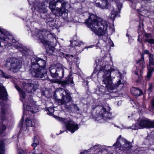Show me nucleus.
Here are the masks:
<instances>
[{"label": "nucleus", "instance_id": "20e7f679", "mask_svg": "<svg viewBox=\"0 0 154 154\" xmlns=\"http://www.w3.org/2000/svg\"><path fill=\"white\" fill-rule=\"evenodd\" d=\"M45 63L44 60L38 57L33 58L30 70L32 75L36 78L43 77L47 72Z\"/></svg>", "mask_w": 154, "mask_h": 154}, {"label": "nucleus", "instance_id": "5fc2aeb1", "mask_svg": "<svg viewBox=\"0 0 154 154\" xmlns=\"http://www.w3.org/2000/svg\"><path fill=\"white\" fill-rule=\"evenodd\" d=\"M25 110H24V112H25Z\"/></svg>", "mask_w": 154, "mask_h": 154}, {"label": "nucleus", "instance_id": "1a4fd4ad", "mask_svg": "<svg viewBox=\"0 0 154 154\" xmlns=\"http://www.w3.org/2000/svg\"><path fill=\"white\" fill-rule=\"evenodd\" d=\"M121 137V135L119 137L116 142L115 143L113 146H115L117 149H118V150H122V151H123L125 153H128L132 146L129 142L124 138H122L121 140V142H119V140Z\"/></svg>", "mask_w": 154, "mask_h": 154}, {"label": "nucleus", "instance_id": "e433bc0d", "mask_svg": "<svg viewBox=\"0 0 154 154\" xmlns=\"http://www.w3.org/2000/svg\"><path fill=\"white\" fill-rule=\"evenodd\" d=\"M148 86L149 88L148 90L149 92H151L152 89L154 88V84L150 83L148 84Z\"/></svg>", "mask_w": 154, "mask_h": 154}, {"label": "nucleus", "instance_id": "603ef678", "mask_svg": "<svg viewBox=\"0 0 154 154\" xmlns=\"http://www.w3.org/2000/svg\"><path fill=\"white\" fill-rule=\"evenodd\" d=\"M139 40V36L138 39V40Z\"/></svg>", "mask_w": 154, "mask_h": 154}, {"label": "nucleus", "instance_id": "f257e3e1", "mask_svg": "<svg viewBox=\"0 0 154 154\" xmlns=\"http://www.w3.org/2000/svg\"><path fill=\"white\" fill-rule=\"evenodd\" d=\"M98 60H96L97 67L94 71L92 76L99 70V73L103 75V82L106 85L110 92L120 85H122L121 82V74L118 69L113 68L108 62L106 61L99 63Z\"/></svg>", "mask_w": 154, "mask_h": 154}, {"label": "nucleus", "instance_id": "3c124183", "mask_svg": "<svg viewBox=\"0 0 154 154\" xmlns=\"http://www.w3.org/2000/svg\"><path fill=\"white\" fill-rule=\"evenodd\" d=\"M71 57H73V55H71Z\"/></svg>", "mask_w": 154, "mask_h": 154}, {"label": "nucleus", "instance_id": "c03bdc74", "mask_svg": "<svg viewBox=\"0 0 154 154\" xmlns=\"http://www.w3.org/2000/svg\"><path fill=\"white\" fill-rule=\"evenodd\" d=\"M23 118H22V119H21L20 121V123H22L23 122Z\"/></svg>", "mask_w": 154, "mask_h": 154}, {"label": "nucleus", "instance_id": "6ab92c4d", "mask_svg": "<svg viewBox=\"0 0 154 154\" xmlns=\"http://www.w3.org/2000/svg\"><path fill=\"white\" fill-rule=\"evenodd\" d=\"M1 100L6 101L8 99V94L5 87L1 85Z\"/></svg>", "mask_w": 154, "mask_h": 154}, {"label": "nucleus", "instance_id": "f704fd0d", "mask_svg": "<svg viewBox=\"0 0 154 154\" xmlns=\"http://www.w3.org/2000/svg\"><path fill=\"white\" fill-rule=\"evenodd\" d=\"M1 76L2 78H4L7 79H9L11 77V76L10 75L1 71Z\"/></svg>", "mask_w": 154, "mask_h": 154}, {"label": "nucleus", "instance_id": "09e8293b", "mask_svg": "<svg viewBox=\"0 0 154 154\" xmlns=\"http://www.w3.org/2000/svg\"><path fill=\"white\" fill-rule=\"evenodd\" d=\"M92 47V46H89V47H87V48H91Z\"/></svg>", "mask_w": 154, "mask_h": 154}, {"label": "nucleus", "instance_id": "8fccbe9b", "mask_svg": "<svg viewBox=\"0 0 154 154\" xmlns=\"http://www.w3.org/2000/svg\"><path fill=\"white\" fill-rule=\"evenodd\" d=\"M23 107L24 108H25V104L24 103H23Z\"/></svg>", "mask_w": 154, "mask_h": 154}, {"label": "nucleus", "instance_id": "aec40b11", "mask_svg": "<svg viewBox=\"0 0 154 154\" xmlns=\"http://www.w3.org/2000/svg\"><path fill=\"white\" fill-rule=\"evenodd\" d=\"M60 64H57L54 66H51L49 69L51 75L53 78L57 77L56 73L57 72V68L60 66Z\"/></svg>", "mask_w": 154, "mask_h": 154}, {"label": "nucleus", "instance_id": "393cba45", "mask_svg": "<svg viewBox=\"0 0 154 154\" xmlns=\"http://www.w3.org/2000/svg\"><path fill=\"white\" fill-rule=\"evenodd\" d=\"M146 37L145 40L150 44H153L154 43V39L152 38V35L149 33H146L145 35Z\"/></svg>", "mask_w": 154, "mask_h": 154}, {"label": "nucleus", "instance_id": "9b49d317", "mask_svg": "<svg viewBox=\"0 0 154 154\" xmlns=\"http://www.w3.org/2000/svg\"><path fill=\"white\" fill-rule=\"evenodd\" d=\"M22 84L24 89L30 93L34 92L38 86L37 81L31 79L25 80Z\"/></svg>", "mask_w": 154, "mask_h": 154}, {"label": "nucleus", "instance_id": "7ed1b4c3", "mask_svg": "<svg viewBox=\"0 0 154 154\" xmlns=\"http://www.w3.org/2000/svg\"><path fill=\"white\" fill-rule=\"evenodd\" d=\"M5 48H14L23 54V55L28 54L29 50L26 47L19 43L13 38L12 35L3 28H1V43Z\"/></svg>", "mask_w": 154, "mask_h": 154}, {"label": "nucleus", "instance_id": "a211bd4d", "mask_svg": "<svg viewBox=\"0 0 154 154\" xmlns=\"http://www.w3.org/2000/svg\"><path fill=\"white\" fill-rule=\"evenodd\" d=\"M46 52L48 54L57 56L60 54L59 51L56 49L54 47L51 46H48L46 48Z\"/></svg>", "mask_w": 154, "mask_h": 154}, {"label": "nucleus", "instance_id": "72a5a7b5", "mask_svg": "<svg viewBox=\"0 0 154 154\" xmlns=\"http://www.w3.org/2000/svg\"><path fill=\"white\" fill-rule=\"evenodd\" d=\"M53 13H54V14H57L58 13H60L62 11H63V10L61 8H57L56 9L55 8L52 11L51 10Z\"/></svg>", "mask_w": 154, "mask_h": 154}, {"label": "nucleus", "instance_id": "f8f14e48", "mask_svg": "<svg viewBox=\"0 0 154 154\" xmlns=\"http://www.w3.org/2000/svg\"><path fill=\"white\" fill-rule=\"evenodd\" d=\"M136 63L137 69L135 74L138 78V80H137L138 81L142 78L141 75L143 73V70L145 68L146 65L143 57L141 59L136 60Z\"/></svg>", "mask_w": 154, "mask_h": 154}, {"label": "nucleus", "instance_id": "4468645a", "mask_svg": "<svg viewBox=\"0 0 154 154\" xmlns=\"http://www.w3.org/2000/svg\"><path fill=\"white\" fill-rule=\"evenodd\" d=\"M45 30L40 31L35 29L32 32V35L35 39L38 40V41L45 44L47 42L45 40Z\"/></svg>", "mask_w": 154, "mask_h": 154}, {"label": "nucleus", "instance_id": "864d4df0", "mask_svg": "<svg viewBox=\"0 0 154 154\" xmlns=\"http://www.w3.org/2000/svg\"><path fill=\"white\" fill-rule=\"evenodd\" d=\"M130 117V116H128V118H129Z\"/></svg>", "mask_w": 154, "mask_h": 154}, {"label": "nucleus", "instance_id": "dca6fc26", "mask_svg": "<svg viewBox=\"0 0 154 154\" xmlns=\"http://www.w3.org/2000/svg\"><path fill=\"white\" fill-rule=\"evenodd\" d=\"M37 121L35 119H33L32 120L27 118L26 119L24 124L21 127L20 129L25 130H26L27 128L29 127L35 126L37 123Z\"/></svg>", "mask_w": 154, "mask_h": 154}, {"label": "nucleus", "instance_id": "c85d7f7f", "mask_svg": "<svg viewBox=\"0 0 154 154\" xmlns=\"http://www.w3.org/2000/svg\"><path fill=\"white\" fill-rule=\"evenodd\" d=\"M15 88L19 92L20 97H22L23 98H25L26 96L25 93L21 89L19 86L16 85Z\"/></svg>", "mask_w": 154, "mask_h": 154}, {"label": "nucleus", "instance_id": "6e6552de", "mask_svg": "<svg viewBox=\"0 0 154 154\" xmlns=\"http://www.w3.org/2000/svg\"><path fill=\"white\" fill-rule=\"evenodd\" d=\"M56 93L60 95L61 99L58 100V102L59 105L67 104L71 101L72 98L68 90H65L62 88H59L56 91Z\"/></svg>", "mask_w": 154, "mask_h": 154}, {"label": "nucleus", "instance_id": "a18cd8bd", "mask_svg": "<svg viewBox=\"0 0 154 154\" xmlns=\"http://www.w3.org/2000/svg\"><path fill=\"white\" fill-rule=\"evenodd\" d=\"M70 83H73V82L72 81H70V82H69Z\"/></svg>", "mask_w": 154, "mask_h": 154}, {"label": "nucleus", "instance_id": "473e14b6", "mask_svg": "<svg viewBox=\"0 0 154 154\" xmlns=\"http://www.w3.org/2000/svg\"><path fill=\"white\" fill-rule=\"evenodd\" d=\"M46 111L48 114L52 115L54 112V109L52 107H49L47 109Z\"/></svg>", "mask_w": 154, "mask_h": 154}, {"label": "nucleus", "instance_id": "37998d69", "mask_svg": "<svg viewBox=\"0 0 154 154\" xmlns=\"http://www.w3.org/2000/svg\"><path fill=\"white\" fill-rule=\"evenodd\" d=\"M45 40L47 42H46V43H45V44H43L45 45V46H46V48H47V45L49 44V42L46 39H45Z\"/></svg>", "mask_w": 154, "mask_h": 154}, {"label": "nucleus", "instance_id": "de8ad7c7", "mask_svg": "<svg viewBox=\"0 0 154 154\" xmlns=\"http://www.w3.org/2000/svg\"><path fill=\"white\" fill-rule=\"evenodd\" d=\"M126 36L127 37H129V35L128 34V33H127L126 34Z\"/></svg>", "mask_w": 154, "mask_h": 154}, {"label": "nucleus", "instance_id": "a19ab883", "mask_svg": "<svg viewBox=\"0 0 154 154\" xmlns=\"http://www.w3.org/2000/svg\"><path fill=\"white\" fill-rule=\"evenodd\" d=\"M77 44L75 46H78L79 47H80V46L81 45V44H82V42H77Z\"/></svg>", "mask_w": 154, "mask_h": 154}, {"label": "nucleus", "instance_id": "f3484780", "mask_svg": "<svg viewBox=\"0 0 154 154\" xmlns=\"http://www.w3.org/2000/svg\"><path fill=\"white\" fill-rule=\"evenodd\" d=\"M33 6L35 8V9L38 12L45 13H47V10L46 8V7L43 3L40 4L39 3H34Z\"/></svg>", "mask_w": 154, "mask_h": 154}, {"label": "nucleus", "instance_id": "9d476101", "mask_svg": "<svg viewBox=\"0 0 154 154\" xmlns=\"http://www.w3.org/2000/svg\"><path fill=\"white\" fill-rule=\"evenodd\" d=\"M55 118L57 120L64 123L66 128L72 133H74L79 128L78 125L70 119H63L57 116Z\"/></svg>", "mask_w": 154, "mask_h": 154}, {"label": "nucleus", "instance_id": "49530a36", "mask_svg": "<svg viewBox=\"0 0 154 154\" xmlns=\"http://www.w3.org/2000/svg\"><path fill=\"white\" fill-rule=\"evenodd\" d=\"M114 126H115V127H117V128H119V127L118 126H117V125H114Z\"/></svg>", "mask_w": 154, "mask_h": 154}, {"label": "nucleus", "instance_id": "5701e85b", "mask_svg": "<svg viewBox=\"0 0 154 154\" xmlns=\"http://www.w3.org/2000/svg\"><path fill=\"white\" fill-rule=\"evenodd\" d=\"M122 7V4L121 3H119L117 5V7L118 9V12H117L115 9H114L112 11L110 16V18L114 20L116 17L118 13V12L120 13Z\"/></svg>", "mask_w": 154, "mask_h": 154}, {"label": "nucleus", "instance_id": "c756f323", "mask_svg": "<svg viewBox=\"0 0 154 154\" xmlns=\"http://www.w3.org/2000/svg\"><path fill=\"white\" fill-rule=\"evenodd\" d=\"M37 138V136H35L33 140V143L32 144V146L34 148L36 147L39 144V141Z\"/></svg>", "mask_w": 154, "mask_h": 154}, {"label": "nucleus", "instance_id": "ea45409f", "mask_svg": "<svg viewBox=\"0 0 154 154\" xmlns=\"http://www.w3.org/2000/svg\"><path fill=\"white\" fill-rule=\"evenodd\" d=\"M151 103L152 107L154 108V98H153L151 100Z\"/></svg>", "mask_w": 154, "mask_h": 154}, {"label": "nucleus", "instance_id": "cd10ccee", "mask_svg": "<svg viewBox=\"0 0 154 154\" xmlns=\"http://www.w3.org/2000/svg\"><path fill=\"white\" fill-rule=\"evenodd\" d=\"M148 72L147 74V78L148 79H149L152 74V72L154 71V68L153 67H147Z\"/></svg>", "mask_w": 154, "mask_h": 154}, {"label": "nucleus", "instance_id": "2eb2a0df", "mask_svg": "<svg viewBox=\"0 0 154 154\" xmlns=\"http://www.w3.org/2000/svg\"><path fill=\"white\" fill-rule=\"evenodd\" d=\"M58 2H60L61 3V8L63 10V12H66L64 10H65L66 3L63 0H51L49 5V8L52 11L56 8V3Z\"/></svg>", "mask_w": 154, "mask_h": 154}, {"label": "nucleus", "instance_id": "423d86ee", "mask_svg": "<svg viewBox=\"0 0 154 154\" xmlns=\"http://www.w3.org/2000/svg\"><path fill=\"white\" fill-rule=\"evenodd\" d=\"M154 128V121L146 118L139 119L136 124L130 127V128L133 130H137L143 128Z\"/></svg>", "mask_w": 154, "mask_h": 154}, {"label": "nucleus", "instance_id": "39448f33", "mask_svg": "<svg viewBox=\"0 0 154 154\" xmlns=\"http://www.w3.org/2000/svg\"><path fill=\"white\" fill-rule=\"evenodd\" d=\"M97 109L96 116L97 121L103 119L107 121L112 118L111 113L109 112L110 108L107 107H104L102 106H97L96 107Z\"/></svg>", "mask_w": 154, "mask_h": 154}, {"label": "nucleus", "instance_id": "4c0bfd02", "mask_svg": "<svg viewBox=\"0 0 154 154\" xmlns=\"http://www.w3.org/2000/svg\"><path fill=\"white\" fill-rule=\"evenodd\" d=\"M100 147H101V146L100 145H98V146L95 145L94 146H93V147L91 148V149H96L97 150H99L100 149Z\"/></svg>", "mask_w": 154, "mask_h": 154}, {"label": "nucleus", "instance_id": "b1692460", "mask_svg": "<svg viewBox=\"0 0 154 154\" xmlns=\"http://www.w3.org/2000/svg\"><path fill=\"white\" fill-rule=\"evenodd\" d=\"M131 92L132 94L136 96H139L142 93V91L140 90L135 88H132Z\"/></svg>", "mask_w": 154, "mask_h": 154}, {"label": "nucleus", "instance_id": "a878e982", "mask_svg": "<svg viewBox=\"0 0 154 154\" xmlns=\"http://www.w3.org/2000/svg\"><path fill=\"white\" fill-rule=\"evenodd\" d=\"M149 64L147 67H153L154 68V56L151 54L149 55Z\"/></svg>", "mask_w": 154, "mask_h": 154}, {"label": "nucleus", "instance_id": "0eeeda50", "mask_svg": "<svg viewBox=\"0 0 154 154\" xmlns=\"http://www.w3.org/2000/svg\"><path fill=\"white\" fill-rule=\"evenodd\" d=\"M5 66L8 69L16 72L21 68L22 65L20 60L15 57L8 58L7 60Z\"/></svg>", "mask_w": 154, "mask_h": 154}, {"label": "nucleus", "instance_id": "58836bf2", "mask_svg": "<svg viewBox=\"0 0 154 154\" xmlns=\"http://www.w3.org/2000/svg\"><path fill=\"white\" fill-rule=\"evenodd\" d=\"M29 154H42V152H40L39 153L37 151H35V152H31L30 153H29Z\"/></svg>", "mask_w": 154, "mask_h": 154}, {"label": "nucleus", "instance_id": "79ce46f5", "mask_svg": "<svg viewBox=\"0 0 154 154\" xmlns=\"http://www.w3.org/2000/svg\"><path fill=\"white\" fill-rule=\"evenodd\" d=\"M149 53V51L148 50H146L144 51V53L145 54H148Z\"/></svg>", "mask_w": 154, "mask_h": 154}, {"label": "nucleus", "instance_id": "c9c22d12", "mask_svg": "<svg viewBox=\"0 0 154 154\" xmlns=\"http://www.w3.org/2000/svg\"><path fill=\"white\" fill-rule=\"evenodd\" d=\"M66 107L67 108L69 109H71L72 108H73L76 110H79L78 107L76 105L73 104H72L71 106H66Z\"/></svg>", "mask_w": 154, "mask_h": 154}, {"label": "nucleus", "instance_id": "bb28decb", "mask_svg": "<svg viewBox=\"0 0 154 154\" xmlns=\"http://www.w3.org/2000/svg\"><path fill=\"white\" fill-rule=\"evenodd\" d=\"M32 108H31V107L29 106H26V109L28 111H30L33 113H35L38 112V109L37 107L33 106L32 107Z\"/></svg>", "mask_w": 154, "mask_h": 154}, {"label": "nucleus", "instance_id": "7c9ffc66", "mask_svg": "<svg viewBox=\"0 0 154 154\" xmlns=\"http://www.w3.org/2000/svg\"><path fill=\"white\" fill-rule=\"evenodd\" d=\"M31 152L27 149L24 150L21 149H19L17 151L18 154H29Z\"/></svg>", "mask_w": 154, "mask_h": 154}, {"label": "nucleus", "instance_id": "2f4dec72", "mask_svg": "<svg viewBox=\"0 0 154 154\" xmlns=\"http://www.w3.org/2000/svg\"><path fill=\"white\" fill-rule=\"evenodd\" d=\"M51 81L53 82L60 84L63 86L65 85L68 82H67V81H62L59 79H57Z\"/></svg>", "mask_w": 154, "mask_h": 154}, {"label": "nucleus", "instance_id": "f03ea898", "mask_svg": "<svg viewBox=\"0 0 154 154\" xmlns=\"http://www.w3.org/2000/svg\"><path fill=\"white\" fill-rule=\"evenodd\" d=\"M87 26L96 35H103L105 34L108 28L107 21L100 18H98L93 14L85 21Z\"/></svg>", "mask_w": 154, "mask_h": 154}, {"label": "nucleus", "instance_id": "4be33fe9", "mask_svg": "<svg viewBox=\"0 0 154 154\" xmlns=\"http://www.w3.org/2000/svg\"><path fill=\"white\" fill-rule=\"evenodd\" d=\"M8 139H4L1 140V154H5V153L6 145L8 143Z\"/></svg>", "mask_w": 154, "mask_h": 154}, {"label": "nucleus", "instance_id": "ddd939ff", "mask_svg": "<svg viewBox=\"0 0 154 154\" xmlns=\"http://www.w3.org/2000/svg\"><path fill=\"white\" fill-rule=\"evenodd\" d=\"M7 113L4 108L1 109V136H4L6 135L5 131L6 129V116Z\"/></svg>", "mask_w": 154, "mask_h": 154}, {"label": "nucleus", "instance_id": "412c9836", "mask_svg": "<svg viewBox=\"0 0 154 154\" xmlns=\"http://www.w3.org/2000/svg\"><path fill=\"white\" fill-rule=\"evenodd\" d=\"M67 69L64 67L60 65V66L57 68V77H59L60 78H63L64 76V72L65 71L67 70Z\"/></svg>", "mask_w": 154, "mask_h": 154}]
</instances>
